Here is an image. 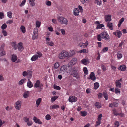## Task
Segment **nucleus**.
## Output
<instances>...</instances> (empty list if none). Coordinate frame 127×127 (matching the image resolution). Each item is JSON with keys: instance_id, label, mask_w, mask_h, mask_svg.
<instances>
[{"instance_id": "39", "label": "nucleus", "mask_w": 127, "mask_h": 127, "mask_svg": "<svg viewBox=\"0 0 127 127\" xmlns=\"http://www.w3.org/2000/svg\"><path fill=\"white\" fill-rule=\"evenodd\" d=\"M104 26L103 24H100L98 25H97L96 29H100L101 28L104 27Z\"/></svg>"}, {"instance_id": "53", "label": "nucleus", "mask_w": 127, "mask_h": 127, "mask_svg": "<svg viewBox=\"0 0 127 127\" xmlns=\"http://www.w3.org/2000/svg\"><path fill=\"white\" fill-rule=\"evenodd\" d=\"M5 44L3 43L1 45L0 48V51L3 50L4 47L5 46Z\"/></svg>"}, {"instance_id": "19", "label": "nucleus", "mask_w": 127, "mask_h": 127, "mask_svg": "<svg viewBox=\"0 0 127 127\" xmlns=\"http://www.w3.org/2000/svg\"><path fill=\"white\" fill-rule=\"evenodd\" d=\"M118 104L117 103H110L109 104V106L111 107H117L118 106Z\"/></svg>"}, {"instance_id": "6", "label": "nucleus", "mask_w": 127, "mask_h": 127, "mask_svg": "<svg viewBox=\"0 0 127 127\" xmlns=\"http://www.w3.org/2000/svg\"><path fill=\"white\" fill-rule=\"evenodd\" d=\"M16 105L15 106V108L18 110H19L21 108V102L18 100L15 103Z\"/></svg>"}, {"instance_id": "9", "label": "nucleus", "mask_w": 127, "mask_h": 127, "mask_svg": "<svg viewBox=\"0 0 127 127\" xmlns=\"http://www.w3.org/2000/svg\"><path fill=\"white\" fill-rule=\"evenodd\" d=\"M67 70V66L65 65H64L62 66L60 68V73H64Z\"/></svg>"}, {"instance_id": "63", "label": "nucleus", "mask_w": 127, "mask_h": 127, "mask_svg": "<svg viewBox=\"0 0 127 127\" xmlns=\"http://www.w3.org/2000/svg\"><path fill=\"white\" fill-rule=\"evenodd\" d=\"M114 124L115 125H117L116 126H115V127H118L119 126V123L118 121H116L115 122Z\"/></svg>"}, {"instance_id": "32", "label": "nucleus", "mask_w": 127, "mask_h": 127, "mask_svg": "<svg viewBox=\"0 0 127 127\" xmlns=\"http://www.w3.org/2000/svg\"><path fill=\"white\" fill-rule=\"evenodd\" d=\"M81 115V116L83 117L86 116L87 115V113L85 111H82L80 112Z\"/></svg>"}, {"instance_id": "12", "label": "nucleus", "mask_w": 127, "mask_h": 127, "mask_svg": "<svg viewBox=\"0 0 127 127\" xmlns=\"http://www.w3.org/2000/svg\"><path fill=\"white\" fill-rule=\"evenodd\" d=\"M73 13L75 16H77L79 15V11L78 8H75L73 11Z\"/></svg>"}, {"instance_id": "40", "label": "nucleus", "mask_w": 127, "mask_h": 127, "mask_svg": "<svg viewBox=\"0 0 127 127\" xmlns=\"http://www.w3.org/2000/svg\"><path fill=\"white\" fill-rule=\"evenodd\" d=\"M47 44L49 45L50 46H53L54 45V43L52 41L47 42H46Z\"/></svg>"}, {"instance_id": "59", "label": "nucleus", "mask_w": 127, "mask_h": 127, "mask_svg": "<svg viewBox=\"0 0 127 127\" xmlns=\"http://www.w3.org/2000/svg\"><path fill=\"white\" fill-rule=\"evenodd\" d=\"M23 76L24 77L28 75L27 72L26 71H24L23 72Z\"/></svg>"}, {"instance_id": "38", "label": "nucleus", "mask_w": 127, "mask_h": 127, "mask_svg": "<svg viewBox=\"0 0 127 127\" xmlns=\"http://www.w3.org/2000/svg\"><path fill=\"white\" fill-rule=\"evenodd\" d=\"M83 71L84 74L86 75H87L88 73V71L87 68L86 67H84L83 68Z\"/></svg>"}, {"instance_id": "16", "label": "nucleus", "mask_w": 127, "mask_h": 127, "mask_svg": "<svg viewBox=\"0 0 127 127\" xmlns=\"http://www.w3.org/2000/svg\"><path fill=\"white\" fill-rule=\"evenodd\" d=\"M17 58L16 55L13 54L12 56L11 60L13 62H15L17 60Z\"/></svg>"}, {"instance_id": "36", "label": "nucleus", "mask_w": 127, "mask_h": 127, "mask_svg": "<svg viewBox=\"0 0 127 127\" xmlns=\"http://www.w3.org/2000/svg\"><path fill=\"white\" fill-rule=\"evenodd\" d=\"M58 97V96H56L52 97L51 98V101L52 102H53L56 99H57Z\"/></svg>"}, {"instance_id": "26", "label": "nucleus", "mask_w": 127, "mask_h": 127, "mask_svg": "<svg viewBox=\"0 0 127 127\" xmlns=\"http://www.w3.org/2000/svg\"><path fill=\"white\" fill-rule=\"evenodd\" d=\"M30 4L32 6H33L35 5V3L34 2L35 0H29Z\"/></svg>"}, {"instance_id": "44", "label": "nucleus", "mask_w": 127, "mask_h": 127, "mask_svg": "<svg viewBox=\"0 0 127 127\" xmlns=\"http://www.w3.org/2000/svg\"><path fill=\"white\" fill-rule=\"evenodd\" d=\"M87 60L84 59L81 61V62L82 64L84 65H86L87 64Z\"/></svg>"}, {"instance_id": "51", "label": "nucleus", "mask_w": 127, "mask_h": 127, "mask_svg": "<svg viewBox=\"0 0 127 127\" xmlns=\"http://www.w3.org/2000/svg\"><path fill=\"white\" fill-rule=\"evenodd\" d=\"M46 119L47 120H49L51 119V117L49 114L46 115L45 116Z\"/></svg>"}, {"instance_id": "27", "label": "nucleus", "mask_w": 127, "mask_h": 127, "mask_svg": "<svg viewBox=\"0 0 127 127\" xmlns=\"http://www.w3.org/2000/svg\"><path fill=\"white\" fill-rule=\"evenodd\" d=\"M103 96L106 100L107 99L108 97V95L106 92L105 91H104L103 93Z\"/></svg>"}, {"instance_id": "52", "label": "nucleus", "mask_w": 127, "mask_h": 127, "mask_svg": "<svg viewBox=\"0 0 127 127\" xmlns=\"http://www.w3.org/2000/svg\"><path fill=\"white\" fill-rule=\"evenodd\" d=\"M115 93L116 94L118 93H119V94L120 93V89L118 88H116L115 89Z\"/></svg>"}, {"instance_id": "33", "label": "nucleus", "mask_w": 127, "mask_h": 127, "mask_svg": "<svg viewBox=\"0 0 127 127\" xmlns=\"http://www.w3.org/2000/svg\"><path fill=\"white\" fill-rule=\"evenodd\" d=\"M75 54V52L73 50L69 52V54L68 57H71Z\"/></svg>"}, {"instance_id": "55", "label": "nucleus", "mask_w": 127, "mask_h": 127, "mask_svg": "<svg viewBox=\"0 0 127 127\" xmlns=\"http://www.w3.org/2000/svg\"><path fill=\"white\" fill-rule=\"evenodd\" d=\"M77 59L75 58H73L71 60V62L73 63L74 64L75 63L77 62Z\"/></svg>"}, {"instance_id": "5", "label": "nucleus", "mask_w": 127, "mask_h": 127, "mask_svg": "<svg viewBox=\"0 0 127 127\" xmlns=\"http://www.w3.org/2000/svg\"><path fill=\"white\" fill-rule=\"evenodd\" d=\"M88 79H91L93 81H94L95 80L96 77L94 73L93 72H92L90 75V77H87Z\"/></svg>"}, {"instance_id": "22", "label": "nucleus", "mask_w": 127, "mask_h": 127, "mask_svg": "<svg viewBox=\"0 0 127 127\" xmlns=\"http://www.w3.org/2000/svg\"><path fill=\"white\" fill-rule=\"evenodd\" d=\"M63 52L64 56V58L66 57H69V53L65 51H63Z\"/></svg>"}, {"instance_id": "3", "label": "nucleus", "mask_w": 127, "mask_h": 127, "mask_svg": "<svg viewBox=\"0 0 127 127\" xmlns=\"http://www.w3.org/2000/svg\"><path fill=\"white\" fill-rule=\"evenodd\" d=\"M57 19L58 21L61 24L65 25L67 24L68 20L66 18L63 17L59 16L58 17Z\"/></svg>"}, {"instance_id": "41", "label": "nucleus", "mask_w": 127, "mask_h": 127, "mask_svg": "<svg viewBox=\"0 0 127 127\" xmlns=\"http://www.w3.org/2000/svg\"><path fill=\"white\" fill-rule=\"evenodd\" d=\"M7 27V25L5 23H4L1 26V29L2 30L5 29Z\"/></svg>"}, {"instance_id": "25", "label": "nucleus", "mask_w": 127, "mask_h": 127, "mask_svg": "<svg viewBox=\"0 0 127 127\" xmlns=\"http://www.w3.org/2000/svg\"><path fill=\"white\" fill-rule=\"evenodd\" d=\"M115 84L117 87L121 88V84L120 82L116 80Z\"/></svg>"}, {"instance_id": "13", "label": "nucleus", "mask_w": 127, "mask_h": 127, "mask_svg": "<svg viewBox=\"0 0 127 127\" xmlns=\"http://www.w3.org/2000/svg\"><path fill=\"white\" fill-rule=\"evenodd\" d=\"M111 15H110L105 16V21L106 22L110 21L111 20Z\"/></svg>"}, {"instance_id": "10", "label": "nucleus", "mask_w": 127, "mask_h": 127, "mask_svg": "<svg viewBox=\"0 0 127 127\" xmlns=\"http://www.w3.org/2000/svg\"><path fill=\"white\" fill-rule=\"evenodd\" d=\"M33 120L36 123L39 124H42V122L40 120L37 118L36 117L34 116L33 117Z\"/></svg>"}, {"instance_id": "31", "label": "nucleus", "mask_w": 127, "mask_h": 127, "mask_svg": "<svg viewBox=\"0 0 127 127\" xmlns=\"http://www.w3.org/2000/svg\"><path fill=\"white\" fill-rule=\"evenodd\" d=\"M95 106L98 108H100L101 107V106L99 102H96L95 104Z\"/></svg>"}, {"instance_id": "37", "label": "nucleus", "mask_w": 127, "mask_h": 127, "mask_svg": "<svg viewBox=\"0 0 127 127\" xmlns=\"http://www.w3.org/2000/svg\"><path fill=\"white\" fill-rule=\"evenodd\" d=\"M5 52L4 50L0 51V56H2L6 55Z\"/></svg>"}, {"instance_id": "24", "label": "nucleus", "mask_w": 127, "mask_h": 127, "mask_svg": "<svg viewBox=\"0 0 127 127\" xmlns=\"http://www.w3.org/2000/svg\"><path fill=\"white\" fill-rule=\"evenodd\" d=\"M99 84L98 83L96 82L94 83V88L96 90L99 87Z\"/></svg>"}, {"instance_id": "56", "label": "nucleus", "mask_w": 127, "mask_h": 127, "mask_svg": "<svg viewBox=\"0 0 127 127\" xmlns=\"http://www.w3.org/2000/svg\"><path fill=\"white\" fill-rule=\"evenodd\" d=\"M2 32L4 36H6L7 35V32L3 30L2 31Z\"/></svg>"}, {"instance_id": "58", "label": "nucleus", "mask_w": 127, "mask_h": 127, "mask_svg": "<svg viewBox=\"0 0 127 127\" xmlns=\"http://www.w3.org/2000/svg\"><path fill=\"white\" fill-rule=\"evenodd\" d=\"M13 22V20H9L7 21L6 23L7 24H11Z\"/></svg>"}, {"instance_id": "21", "label": "nucleus", "mask_w": 127, "mask_h": 127, "mask_svg": "<svg viewBox=\"0 0 127 127\" xmlns=\"http://www.w3.org/2000/svg\"><path fill=\"white\" fill-rule=\"evenodd\" d=\"M41 100V98H38L37 99L36 102L37 107H38L40 104Z\"/></svg>"}, {"instance_id": "64", "label": "nucleus", "mask_w": 127, "mask_h": 127, "mask_svg": "<svg viewBox=\"0 0 127 127\" xmlns=\"http://www.w3.org/2000/svg\"><path fill=\"white\" fill-rule=\"evenodd\" d=\"M122 55L121 54L119 53L117 55V57L118 59L121 58L122 57Z\"/></svg>"}, {"instance_id": "7", "label": "nucleus", "mask_w": 127, "mask_h": 127, "mask_svg": "<svg viewBox=\"0 0 127 127\" xmlns=\"http://www.w3.org/2000/svg\"><path fill=\"white\" fill-rule=\"evenodd\" d=\"M43 86V84L42 83H40V81L39 80H37L36 81L34 86V87L37 88L39 87H42Z\"/></svg>"}, {"instance_id": "28", "label": "nucleus", "mask_w": 127, "mask_h": 127, "mask_svg": "<svg viewBox=\"0 0 127 127\" xmlns=\"http://www.w3.org/2000/svg\"><path fill=\"white\" fill-rule=\"evenodd\" d=\"M59 107V106L58 105L54 104L52 106H50V108H51V109H54L58 108Z\"/></svg>"}, {"instance_id": "11", "label": "nucleus", "mask_w": 127, "mask_h": 127, "mask_svg": "<svg viewBox=\"0 0 127 127\" xmlns=\"http://www.w3.org/2000/svg\"><path fill=\"white\" fill-rule=\"evenodd\" d=\"M113 34L119 38L122 35L121 32L118 31H117V32H113Z\"/></svg>"}, {"instance_id": "34", "label": "nucleus", "mask_w": 127, "mask_h": 127, "mask_svg": "<svg viewBox=\"0 0 127 127\" xmlns=\"http://www.w3.org/2000/svg\"><path fill=\"white\" fill-rule=\"evenodd\" d=\"M26 79L24 78L21 79L19 82V84L20 85H22L24 83V82L26 81Z\"/></svg>"}, {"instance_id": "2", "label": "nucleus", "mask_w": 127, "mask_h": 127, "mask_svg": "<svg viewBox=\"0 0 127 127\" xmlns=\"http://www.w3.org/2000/svg\"><path fill=\"white\" fill-rule=\"evenodd\" d=\"M68 71L69 73L71 72L70 74V75H72L73 77H75L76 79L80 78V76L78 72L75 68H72L70 67Z\"/></svg>"}, {"instance_id": "48", "label": "nucleus", "mask_w": 127, "mask_h": 127, "mask_svg": "<svg viewBox=\"0 0 127 127\" xmlns=\"http://www.w3.org/2000/svg\"><path fill=\"white\" fill-rule=\"evenodd\" d=\"M45 4L47 6H50L51 5V1L49 0H47Z\"/></svg>"}, {"instance_id": "4", "label": "nucleus", "mask_w": 127, "mask_h": 127, "mask_svg": "<svg viewBox=\"0 0 127 127\" xmlns=\"http://www.w3.org/2000/svg\"><path fill=\"white\" fill-rule=\"evenodd\" d=\"M38 33L37 29V28H35L34 29L33 32L32 39H35L38 38Z\"/></svg>"}, {"instance_id": "35", "label": "nucleus", "mask_w": 127, "mask_h": 127, "mask_svg": "<svg viewBox=\"0 0 127 127\" xmlns=\"http://www.w3.org/2000/svg\"><path fill=\"white\" fill-rule=\"evenodd\" d=\"M12 46L14 47L15 50L17 49L16 43L15 42H13L12 43Z\"/></svg>"}, {"instance_id": "60", "label": "nucleus", "mask_w": 127, "mask_h": 127, "mask_svg": "<svg viewBox=\"0 0 127 127\" xmlns=\"http://www.w3.org/2000/svg\"><path fill=\"white\" fill-rule=\"evenodd\" d=\"M40 25V23L39 22H37L36 23V26L37 27H39Z\"/></svg>"}, {"instance_id": "54", "label": "nucleus", "mask_w": 127, "mask_h": 127, "mask_svg": "<svg viewBox=\"0 0 127 127\" xmlns=\"http://www.w3.org/2000/svg\"><path fill=\"white\" fill-rule=\"evenodd\" d=\"M59 65L58 63H56L54 65V67L55 68H57L59 67Z\"/></svg>"}, {"instance_id": "49", "label": "nucleus", "mask_w": 127, "mask_h": 127, "mask_svg": "<svg viewBox=\"0 0 127 127\" xmlns=\"http://www.w3.org/2000/svg\"><path fill=\"white\" fill-rule=\"evenodd\" d=\"M26 2V0H23L22 1V2L20 4V6L21 7H22L24 5L25 3Z\"/></svg>"}, {"instance_id": "61", "label": "nucleus", "mask_w": 127, "mask_h": 127, "mask_svg": "<svg viewBox=\"0 0 127 127\" xmlns=\"http://www.w3.org/2000/svg\"><path fill=\"white\" fill-rule=\"evenodd\" d=\"M54 88L55 89H57L58 90H60L61 89L60 87L59 86H55L54 85Z\"/></svg>"}, {"instance_id": "15", "label": "nucleus", "mask_w": 127, "mask_h": 127, "mask_svg": "<svg viewBox=\"0 0 127 127\" xmlns=\"http://www.w3.org/2000/svg\"><path fill=\"white\" fill-rule=\"evenodd\" d=\"M18 47L19 50L20 51H22V49H23V47L22 45V42L19 43L18 45Z\"/></svg>"}, {"instance_id": "18", "label": "nucleus", "mask_w": 127, "mask_h": 127, "mask_svg": "<svg viewBox=\"0 0 127 127\" xmlns=\"http://www.w3.org/2000/svg\"><path fill=\"white\" fill-rule=\"evenodd\" d=\"M112 23H108L107 24V26L109 29L112 30L113 29V26Z\"/></svg>"}, {"instance_id": "50", "label": "nucleus", "mask_w": 127, "mask_h": 127, "mask_svg": "<svg viewBox=\"0 0 127 127\" xmlns=\"http://www.w3.org/2000/svg\"><path fill=\"white\" fill-rule=\"evenodd\" d=\"M100 121L101 120L98 119V120L96 121L95 125L96 126H97L100 125Z\"/></svg>"}, {"instance_id": "23", "label": "nucleus", "mask_w": 127, "mask_h": 127, "mask_svg": "<svg viewBox=\"0 0 127 127\" xmlns=\"http://www.w3.org/2000/svg\"><path fill=\"white\" fill-rule=\"evenodd\" d=\"M29 95V92L28 91L25 92L23 95V97L24 98H27Z\"/></svg>"}, {"instance_id": "1", "label": "nucleus", "mask_w": 127, "mask_h": 127, "mask_svg": "<svg viewBox=\"0 0 127 127\" xmlns=\"http://www.w3.org/2000/svg\"><path fill=\"white\" fill-rule=\"evenodd\" d=\"M105 39V40L107 41L110 39V37L107 32H103L101 33L100 34L97 35V38L99 41H101V38Z\"/></svg>"}, {"instance_id": "8", "label": "nucleus", "mask_w": 127, "mask_h": 127, "mask_svg": "<svg viewBox=\"0 0 127 127\" xmlns=\"http://www.w3.org/2000/svg\"><path fill=\"white\" fill-rule=\"evenodd\" d=\"M77 100L76 97L73 96H70L68 99L69 101L70 102H75Z\"/></svg>"}, {"instance_id": "30", "label": "nucleus", "mask_w": 127, "mask_h": 127, "mask_svg": "<svg viewBox=\"0 0 127 127\" xmlns=\"http://www.w3.org/2000/svg\"><path fill=\"white\" fill-rule=\"evenodd\" d=\"M20 29L21 31L23 33H25L26 32L25 28V27L23 26H21L20 27Z\"/></svg>"}, {"instance_id": "45", "label": "nucleus", "mask_w": 127, "mask_h": 127, "mask_svg": "<svg viewBox=\"0 0 127 127\" xmlns=\"http://www.w3.org/2000/svg\"><path fill=\"white\" fill-rule=\"evenodd\" d=\"M112 111L113 112V114L116 116H117V114H118V112L116 111V110L115 109H113L112 110Z\"/></svg>"}, {"instance_id": "42", "label": "nucleus", "mask_w": 127, "mask_h": 127, "mask_svg": "<svg viewBox=\"0 0 127 127\" xmlns=\"http://www.w3.org/2000/svg\"><path fill=\"white\" fill-rule=\"evenodd\" d=\"M7 14L8 17L9 18H11L12 17V13L11 11L7 12Z\"/></svg>"}, {"instance_id": "17", "label": "nucleus", "mask_w": 127, "mask_h": 127, "mask_svg": "<svg viewBox=\"0 0 127 127\" xmlns=\"http://www.w3.org/2000/svg\"><path fill=\"white\" fill-rule=\"evenodd\" d=\"M27 86L29 88H31L33 86V84L30 81V79H28L27 83Z\"/></svg>"}, {"instance_id": "46", "label": "nucleus", "mask_w": 127, "mask_h": 127, "mask_svg": "<svg viewBox=\"0 0 127 127\" xmlns=\"http://www.w3.org/2000/svg\"><path fill=\"white\" fill-rule=\"evenodd\" d=\"M95 3L100 5L101 3V1L99 0H96L95 1Z\"/></svg>"}, {"instance_id": "47", "label": "nucleus", "mask_w": 127, "mask_h": 127, "mask_svg": "<svg viewBox=\"0 0 127 127\" xmlns=\"http://www.w3.org/2000/svg\"><path fill=\"white\" fill-rule=\"evenodd\" d=\"M28 75L30 76V77L32 76V72L30 70H28L27 71Z\"/></svg>"}, {"instance_id": "62", "label": "nucleus", "mask_w": 127, "mask_h": 127, "mask_svg": "<svg viewBox=\"0 0 127 127\" xmlns=\"http://www.w3.org/2000/svg\"><path fill=\"white\" fill-rule=\"evenodd\" d=\"M101 67L103 71H105L106 70V67L104 66V65L102 64L101 65Z\"/></svg>"}, {"instance_id": "14", "label": "nucleus", "mask_w": 127, "mask_h": 127, "mask_svg": "<svg viewBox=\"0 0 127 127\" xmlns=\"http://www.w3.org/2000/svg\"><path fill=\"white\" fill-rule=\"evenodd\" d=\"M126 67L124 65H122L119 66L118 69L122 71H124L126 69Z\"/></svg>"}, {"instance_id": "20", "label": "nucleus", "mask_w": 127, "mask_h": 127, "mask_svg": "<svg viewBox=\"0 0 127 127\" xmlns=\"http://www.w3.org/2000/svg\"><path fill=\"white\" fill-rule=\"evenodd\" d=\"M38 56L37 55H36L33 56L31 58V60L32 61H35L38 59Z\"/></svg>"}, {"instance_id": "29", "label": "nucleus", "mask_w": 127, "mask_h": 127, "mask_svg": "<svg viewBox=\"0 0 127 127\" xmlns=\"http://www.w3.org/2000/svg\"><path fill=\"white\" fill-rule=\"evenodd\" d=\"M59 57L60 59H64V56L63 51L61 53H60L59 54Z\"/></svg>"}, {"instance_id": "57", "label": "nucleus", "mask_w": 127, "mask_h": 127, "mask_svg": "<svg viewBox=\"0 0 127 127\" xmlns=\"http://www.w3.org/2000/svg\"><path fill=\"white\" fill-rule=\"evenodd\" d=\"M80 53H87L86 50V49H83L80 51L79 52Z\"/></svg>"}, {"instance_id": "43", "label": "nucleus", "mask_w": 127, "mask_h": 127, "mask_svg": "<svg viewBox=\"0 0 127 127\" xmlns=\"http://www.w3.org/2000/svg\"><path fill=\"white\" fill-rule=\"evenodd\" d=\"M108 48L107 47H104L102 50L101 51V53H103L107 51L108 50Z\"/></svg>"}]
</instances>
